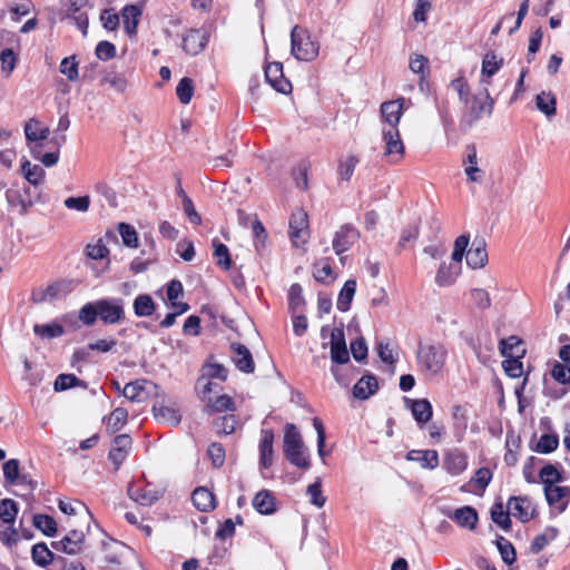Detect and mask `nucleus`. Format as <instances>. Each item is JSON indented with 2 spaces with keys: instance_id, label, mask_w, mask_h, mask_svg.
<instances>
[{
  "instance_id": "nucleus-46",
  "label": "nucleus",
  "mask_w": 570,
  "mask_h": 570,
  "mask_svg": "<svg viewBox=\"0 0 570 570\" xmlns=\"http://www.w3.org/2000/svg\"><path fill=\"white\" fill-rule=\"evenodd\" d=\"M206 409L208 412L234 411L235 404L230 396L223 394L215 399L209 397Z\"/></svg>"
},
{
  "instance_id": "nucleus-5",
  "label": "nucleus",
  "mask_w": 570,
  "mask_h": 570,
  "mask_svg": "<svg viewBox=\"0 0 570 570\" xmlns=\"http://www.w3.org/2000/svg\"><path fill=\"white\" fill-rule=\"evenodd\" d=\"M382 139L384 141V156L389 157L390 163L399 164L404 156V144L399 128L382 127Z\"/></svg>"
},
{
  "instance_id": "nucleus-59",
  "label": "nucleus",
  "mask_w": 570,
  "mask_h": 570,
  "mask_svg": "<svg viewBox=\"0 0 570 570\" xmlns=\"http://www.w3.org/2000/svg\"><path fill=\"white\" fill-rule=\"evenodd\" d=\"M307 495L309 497V502L317 507H324L326 499L322 493V483L321 479H317L314 483L309 484L306 490Z\"/></svg>"
},
{
  "instance_id": "nucleus-23",
  "label": "nucleus",
  "mask_w": 570,
  "mask_h": 570,
  "mask_svg": "<svg viewBox=\"0 0 570 570\" xmlns=\"http://www.w3.org/2000/svg\"><path fill=\"white\" fill-rule=\"evenodd\" d=\"M128 497L142 507H150L161 497V492L145 488H137L129 483L127 489Z\"/></svg>"
},
{
  "instance_id": "nucleus-42",
  "label": "nucleus",
  "mask_w": 570,
  "mask_h": 570,
  "mask_svg": "<svg viewBox=\"0 0 570 570\" xmlns=\"http://www.w3.org/2000/svg\"><path fill=\"white\" fill-rule=\"evenodd\" d=\"M537 108L543 112L547 117H552L557 112V100L551 92L542 91L535 97Z\"/></svg>"
},
{
  "instance_id": "nucleus-9",
  "label": "nucleus",
  "mask_w": 570,
  "mask_h": 570,
  "mask_svg": "<svg viewBox=\"0 0 570 570\" xmlns=\"http://www.w3.org/2000/svg\"><path fill=\"white\" fill-rule=\"evenodd\" d=\"M266 81L278 92L288 94L292 91V83L283 75L281 62H271L265 67Z\"/></svg>"
},
{
  "instance_id": "nucleus-18",
  "label": "nucleus",
  "mask_w": 570,
  "mask_h": 570,
  "mask_svg": "<svg viewBox=\"0 0 570 570\" xmlns=\"http://www.w3.org/2000/svg\"><path fill=\"white\" fill-rule=\"evenodd\" d=\"M131 438L128 434H120L114 439L112 446L109 451V459L115 464L116 469L125 461L131 449Z\"/></svg>"
},
{
  "instance_id": "nucleus-28",
  "label": "nucleus",
  "mask_w": 570,
  "mask_h": 570,
  "mask_svg": "<svg viewBox=\"0 0 570 570\" xmlns=\"http://www.w3.org/2000/svg\"><path fill=\"white\" fill-rule=\"evenodd\" d=\"M461 272L460 264L453 262V264L442 263L436 272L435 283L439 286L446 287L452 285L458 278Z\"/></svg>"
},
{
  "instance_id": "nucleus-50",
  "label": "nucleus",
  "mask_w": 570,
  "mask_h": 570,
  "mask_svg": "<svg viewBox=\"0 0 570 570\" xmlns=\"http://www.w3.org/2000/svg\"><path fill=\"white\" fill-rule=\"evenodd\" d=\"M59 71L67 77L69 81H76L79 78L78 61L76 56L66 57L61 60Z\"/></svg>"
},
{
  "instance_id": "nucleus-38",
  "label": "nucleus",
  "mask_w": 570,
  "mask_h": 570,
  "mask_svg": "<svg viewBox=\"0 0 570 570\" xmlns=\"http://www.w3.org/2000/svg\"><path fill=\"white\" fill-rule=\"evenodd\" d=\"M356 292V282L348 279L344 283L337 298L336 306L341 312H346L351 307V303Z\"/></svg>"
},
{
  "instance_id": "nucleus-54",
  "label": "nucleus",
  "mask_w": 570,
  "mask_h": 570,
  "mask_svg": "<svg viewBox=\"0 0 570 570\" xmlns=\"http://www.w3.org/2000/svg\"><path fill=\"white\" fill-rule=\"evenodd\" d=\"M86 385L83 381L79 380L73 374H60L57 376L53 386L56 391H66L75 386L86 387Z\"/></svg>"
},
{
  "instance_id": "nucleus-1",
  "label": "nucleus",
  "mask_w": 570,
  "mask_h": 570,
  "mask_svg": "<svg viewBox=\"0 0 570 570\" xmlns=\"http://www.w3.org/2000/svg\"><path fill=\"white\" fill-rule=\"evenodd\" d=\"M124 301L121 298H100L86 303L79 309V320L91 326L99 318L106 325L119 324L125 320Z\"/></svg>"
},
{
  "instance_id": "nucleus-47",
  "label": "nucleus",
  "mask_w": 570,
  "mask_h": 570,
  "mask_svg": "<svg viewBox=\"0 0 570 570\" xmlns=\"http://www.w3.org/2000/svg\"><path fill=\"white\" fill-rule=\"evenodd\" d=\"M495 544L503 562L507 564H512L517 559V552L512 543L504 539L502 535H498L495 539Z\"/></svg>"
},
{
  "instance_id": "nucleus-20",
  "label": "nucleus",
  "mask_w": 570,
  "mask_h": 570,
  "mask_svg": "<svg viewBox=\"0 0 570 570\" xmlns=\"http://www.w3.org/2000/svg\"><path fill=\"white\" fill-rule=\"evenodd\" d=\"M274 432L272 429L262 430V439L259 441V464L264 469H268L273 464L274 456Z\"/></svg>"
},
{
  "instance_id": "nucleus-51",
  "label": "nucleus",
  "mask_w": 570,
  "mask_h": 570,
  "mask_svg": "<svg viewBox=\"0 0 570 570\" xmlns=\"http://www.w3.org/2000/svg\"><path fill=\"white\" fill-rule=\"evenodd\" d=\"M33 332L41 338H55L61 336L65 333V330L61 325L56 323L42 325L36 324L33 326Z\"/></svg>"
},
{
  "instance_id": "nucleus-22",
  "label": "nucleus",
  "mask_w": 570,
  "mask_h": 570,
  "mask_svg": "<svg viewBox=\"0 0 570 570\" xmlns=\"http://www.w3.org/2000/svg\"><path fill=\"white\" fill-rule=\"evenodd\" d=\"M448 517L455 521L458 525L469 530H473L479 520L476 510L470 505L458 508L449 513Z\"/></svg>"
},
{
  "instance_id": "nucleus-41",
  "label": "nucleus",
  "mask_w": 570,
  "mask_h": 570,
  "mask_svg": "<svg viewBox=\"0 0 570 570\" xmlns=\"http://www.w3.org/2000/svg\"><path fill=\"white\" fill-rule=\"evenodd\" d=\"M521 345L522 341L519 337L511 335L499 342V350L502 356L523 355L524 350L521 348Z\"/></svg>"
},
{
  "instance_id": "nucleus-32",
  "label": "nucleus",
  "mask_w": 570,
  "mask_h": 570,
  "mask_svg": "<svg viewBox=\"0 0 570 570\" xmlns=\"http://www.w3.org/2000/svg\"><path fill=\"white\" fill-rule=\"evenodd\" d=\"M140 16H141V10L137 6L129 4V6L124 7V9L121 11V18H122L125 31L129 36L136 35Z\"/></svg>"
},
{
  "instance_id": "nucleus-17",
  "label": "nucleus",
  "mask_w": 570,
  "mask_h": 570,
  "mask_svg": "<svg viewBox=\"0 0 570 570\" xmlns=\"http://www.w3.org/2000/svg\"><path fill=\"white\" fill-rule=\"evenodd\" d=\"M466 156L463 159L464 173L469 181L481 183L484 171L478 166V154L474 145L466 146Z\"/></svg>"
},
{
  "instance_id": "nucleus-6",
  "label": "nucleus",
  "mask_w": 570,
  "mask_h": 570,
  "mask_svg": "<svg viewBox=\"0 0 570 570\" xmlns=\"http://www.w3.org/2000/svg\"><path fill=\"white\" fill-rule=\"evenodd\" d=\"M493 106L494 100L491 98L488 89L484 90V99H481L479 96H474L468 114L461 120L462 126L470 128L479 121L483 115L491 116Z\"/></svg>"
},
{
  "instance_id": "nucleus-49",
  "label": "nucleus",
  "mask_w": 570,
  "mask_h": 570,
  "mask_svg": "<svg viewBox=\"0 0 570 570\" xmlns=\"http://www.w3.org/2000/svg\"><path fill=\"white\" fill-rule=\"evenodd\" d=\"M539 476L544 484V488L548 485H557V483L563 481L561 472L553 464L544 465L540 470Z\"/></svg>"
},
{
  "instance_id": "nucleus-36",
  "label": "nucleus",
  "mask_w": 570,
  "mask_h": 570,
  "mask_svg": "<svg viewBox=\"0 0 570 570\" xmlns=\"http://www.w3.org/2000/svg\"><path fill=\"white\" fill-rule=\"evenodd\" d=\"M21 171L30 185L37 187L42 184L45 170L41 166L32 165L29 160L24 159L21 164Z\"/></svg>"
},
{
  "instance_id": "nucleus-4",
  "label": "nucleus",
  "mask_w": 570,
  "mask_h": 570,
  "mask_svg": "<svg viewBox=\"0 0 570 570\" xmlns=\"http://www.w3.org/2000/svg\"><path fill=\"white\" fill-rule=\"evenodd\" d=\"M446 350L442 345L420 344L417 351L419 366L430 375H435L445 363Z\"/></svg>"
},
{
  "instance_id": "nucleus-30",
  "label": "nucleus",
  "mask_w": 570,
  "mask_h": 570,
  "mask_svg": "<svg viewBox=\"0 0 570 570\" xmlns=\"http://www.w3.org/2000/svg\"><path fill=\"white\" fill-rule=\"evenodd\" d=\"M254 509L261 514H273L276 511L275 498L268 490H261L253 499Z\"/></svg>"
},
{
  "instance_id": "nucleus-7",
  "label": "nucleus",
  "mask_w": 570,
  "mask_h": 570,
  "mask_svg": "<svg viewBox=\"0 0 570 570\" xmlns=\"http://www.w3.org/2000/svg\"><path fill=\"white\" fill-rule=\"evenodd\" d=\"M308 236V216L303 209H298L289 219V237L294 246L299 247L307 242Z\"/></svg>"
},
{
  "instance_id": "nucleus-27",
  "label": "nucleus",
  "mask_w": 570,
  "mask_h": 570,
  "mask_svg": "<svg viewBox=\"0 0 570 570\" xmlns=\"http://www.w3.org/2000/svg\"><path fill=\"white\" fill-rule=\"evenodd\" d=\"M406 460L416 461L423 469L433 470L439 466V453L435 450H412L406 454Z\"/></svg>"
},
{
  "instance_id": "nucleus-13",
  "label": "nucleus",
  "mask_w": 570,
  "mask_h": 570,
  "mask_svg": "<svg viewBox=\"0 0 570 570\" xmlns=\"http://www.w3.org/2000/svg\"><path fill=\"white\" fill-rule=\"evenodd\" d=\"M468 468V456L459 449H451L443 455V469L451 475L462 474Z\"/></svg>"
},
{
  "instance_id": "nucleus-12",
  "label": "nucleus",
  "mask_w": 570,
  "mask_h": 570,
  "mask_svg": "<svg viewBox=\"0 0 570 570\" xmlns=\"http://www.w3.org/2000/svg\"><path fill=\"white\" fill-rule=\"evenodd\" d=\"M331 360L335 364H346L350 361L343 328H333L331 333Z\"/></svg>"
},
{
  "instance_id": "nucleus-45",
  "label": "nucleus",
  "mask_w": 570,
  "mask_h": 570,
  "mask_svg": "<svg viewBox=\"0 0 570 570\" xmlns=\"http://www.w3.org/2000/svg\"><path fill=\"white\" fill-rule=\"evenodd\" d=\"M214 256L217 259V265L225 271L232 267V258L228 247L220 243L217 238L213 239Z\"/></svg>"
},
{
  "instance_id": "nucleus-29",
  "label": "nucleus",
  "mask_w": 570,
  "mask_h": 570,
  "mask_svg": "<svg viewBox=\"0 0 570 570\" xmlns=\"http://www.w3.org/2000/svg\"><path fill=\"white\" fill-rule=\"evenodd\" d=\"M405 401L411 402L412 415L419 424L428 423L432 419L433 410L429 400L419 399L411 401L405 399Z\"/></svg>"
},
{
  "instance_id": "nucleus-61",
  "label": "nucleus",
  "mask_w": 570,
  "mask_h": 570,
  "mask_svg": "<svg viewBox=\"0 0 570 570\" xmlns=\"http://www.w3.org/2000/svg\"><path fill=\"white\" fill-rule=\"evenodd\" d=\"M118 232L122 238V242L126 246L136 248L138 246V236L135 228L126 223H120L118 225Z\"/></svg>"
},
{
  "instance_id": "nucleus-43",
  "label": "nucleus",
  "mask_w": 570,
  "mask_h": 570,
  "mask_svg": "<svg viewBox=\"0 0 570 570\" xmlns=\"http://www.w3.org/2000/svg\"><path fill=\"white\" fill-rule=\"evenodd\" d=\"M104 547L107 550H111V553L105 557V564L121 566V557L128 550V547L116 540H111L108 543L105 542Z\"/></svg>"
},
{
  "instance_id": "nucleus-31",
  "label": "nucleus",
  "mask_w": 570,
  "mask_h": 570,
  "mask_svg": "<svg viewBox=\"0 0 570 570\" xmlns=\"http://www.w3.org/2000/svg\"><path fill=\"white\" fill-rule=\"evenodd\" d=\"M153 413L159 422L170 426H177L181 421V415L177 409L164 404H155Z\"/></svg>"
},
{
  "instance_id": "nucleus-8",
  "label": "nucleus",
  "mask_w": 570,
  "mask_h": 570,
  "mask_svg": "<svg viewBox=\"0 0 570 570\" xmlns=\"http://www.w3.org/2000/svg\"><path fill=\"white\" fill-rule=\"evenodd\" d=\"M208 33L204 29H189L183 36V50L189 56H197L208 43Z\"/></svg>"
},
{
  "instance_id": "nucleus-21",
  "label": "nucleus",
  "mask_w": 570,
  "mask_h": 570,
  "mask_svg": "<svg viewBox=\"0 0 570 570\" xmlns=\"http://www.w3.org/2000/svg\"><path fill=\"white\" fill-rule=\"evenodd\" d=\"M488 262V253L483 238H475L466 252V264L471 268H482Z\"/></svg>"
},
{
  "instance_id": "nucleus-53",
  "label": "nucleus",
  "mask_w": 570,
  "mask_h": 570,
  "mask_svg": "<svg viewBox=\"0 0 570 570\" xmlns=\"http://www.w3.org/2000/svg\"><path fill=\"white\" fill-rule=\"evenodd\" d=\"M176 95L184 105L190 102L194 95V82L190 78L184 77L176 87Z\"/></svg>"
},
{
  "instance_id": "nucleus-37",
  "label": "nucleus",
  "mask_w": 570,
  "mask_h": 570,
  "mask_svg": "<svg viewBox=\"0 0 570 570\" xmlns=\"http://www.w3.org/2000/svg\"><path fill=\"white\" fill-rule=\"evenodd\" d=\"M31 558L37 566L45 568L53 562L55 554L46 543L40 542L32 547Z\"/></svg>"
},
{
  "instance_id": "nucleus-52",
  "label": "nucleus",
  "mask_w": 570,
  "mask_h": 570,
  "mask_svg": "<svg viewBox=\"0 0 570 570\" xmlns=\"http://www.w3.org/2000/svg\"><path fill=\"white\" fill-rule=\"evenodd\" d=\"M128 412L125 407H116L107 419V428L116 433L126 423Z\"/></svg>"
},
{
  "instance_id": "nucleus-19",
  "label": "nucleus",
  "mask_w": 570,
  "mask_h": 570,
  "mask_svg": "<svg viewBox=\"0 0 570 570\" xmlns=\"http://www.w3.org/2000/svg\"><path fill=\"white\" fill-rule=\"evenodd\" d=\"M6 199L10 206H19L21 215H26L35 204L30 196L29 188H24L22 191L18 188L11 187L6 191Z\"/></svg>"
},
{
  "instance_id": "nucleus-57",
  "label": "nucleus",
  "mask_w": 570,
  "mask_h": 570,
  "mask_svg": "<svg viewBox=\"0 0 570 570\" xmlns=\"http://www.w3.org/2000/svg\"><path fill=\"white\" fill-rule=\"evenodd\" d=\"M18 513L17 503L11 499H3L0 501V519L4 523H12Z\"/></svg>"
},
{
  "instance_id": "nucleus-40",
  "label": "nucleus",
  "mask_w": 570,
  "mask_h": 570,
  "mask_svg": "<svg viewBox=\"0 0 570 570\" xmlns=\"http://www.w3.org/2000/svg\"><path fill=\"white\" fill-rule=\"evenodd\" d=\"M288 308L292 314L303 313L305 308V299L303 296V288L299 284L295 283L288 291Z\"/></svg>"
},
{
  "instance_id": "nucleus-10",
  "label": "nucleus",
  "mask_w": 570,
  "mask_h": 570,
  "mask_svg": "<svg viewBox=\"0 0 570 570\" xmlns=\"http://www.w3.org/2000/svg\"><path fill=\"white\" fill-rule=\"evenodd\" d=\"M360 238L358 230L350 224L343 225L333 239V249L337 255L348 250Z\"/></svg>"
},
{
  "instance_id": "nucleus-33",
  "label": "nucleus",
  "mask_w": 570,
  "mask_h": 570,
  "mask_svg": "<svg viewBox=\"0 0 570 570\" xmlns=\"http://www.w3.org/2000/svg\"><path fill=\"white\" fill-rule=\"evenodd\" d=\"M134 313L138 317H149L156 311V303L149 294H139L132 302Z\"/></svg>"
},
{
  "instance_id": "nucleus-34",
  "label": "nucleus",
  "mask_w": 570,
  "mask_h": 570,
  "mask_svg": "<svg viewBox=\"0 0 570 570\" xmlns=\"http://www.w3.org/2000/svg\"><path fill=\"white\" fill-rule=\"evenodd\" d=\"M191 500L199 511L207 512L215 509V497L205 488H197L193 492Z\"/></svg>"
},
{
  "instance_id": "nucleus-24",
  "label": "nucleus",
  "mask_w": 570,
  "mask_h": 570,
  "mask_svg": "<svg viewBox=\"0 0 570 570\" xmlns=\"http://www.w3.org/2000/svg\"><path fill=\"white\" fill-rule=\"evenodd\" d=\"M379 390L377 379L373 374L363 375L353 386V395L358 400H367Z\"/></svg>"
},
{
  "instance_id": "nucleus-56",
  "label": "nucleus",
  "mask_w": 570,
  "mask_h": 570,
  "mask_svg": "<svg viewBox=\"0 0 570 570\" xmlns=\"http://www.w3.org/2000/svg\"><path fill=\"white\" fill-rule=\"evenodd\" d=\"M522 355L517 356H504L505 360L502 362V367L507 375L517 379L523 373L522 362L519 360Z\"/></svg>"
},
{
  "instance_id": "nucleus-25",
  "label": "nucleus",
  "mask_w": 570,
  "mask_h": 570,
  "mask_svg": "<svg viewBox=\"0 0 570 570\" xmlns=\"http://www.w3.org/2000/svg\"><path fill=\"white\" fill-rule=\"evenodd\" d=\"M508 509L513 517L521 522H528L532 519L531 501L527 497H511L508 502Z\"/></svg>"
},
{
  "instance_id": "nucleus-62",
  "label": "nucleus",
  "mask_w": 570,
  "mask_h": 570,
  "mask_svg": "<svg viewBox=\"0 0 570 570\" xmlns=\"http://www.w3.org/2000/svg\"><path fill=\"white\" fill-rule=\"evenodd\" d=\"M214 426L217 433L232 434L235 431L236 419L233 414L223 415L214 422Z\"/></svg>"
},
{
  "instance_id": "nucleus-16",
  "label": "nucleus",
  "mask_w": 570,
  "mask_h": 570,
  "mask_svg": "<svg viewBox=\"0 0 570 570\" xmlns=\"http://www.w3.org/2000/svg\"><path fill=\"white\" fill-rule=\"evenodd\" d=\"M230 351L233 353L232 360L235 366L244 373H253L255 363L250 351L240 343H232Z\"/></svg>"
},
{
  "instance_id": "nucleus-48",
  "label": "nucleus",
  "mask_w": 570,
  "mask_h": 570,
  "mask_svg": "<svg viewBox=\"0 0 570 570\" xmlns=\"http://www.w3.org/2000/svg\"><path fill=\"white\" fill-rule=\"evenodd\" d=\"M33 525L48 537H53L57 532V522L47 514H36L33 517Z\"/></svg>"
},
{
  "instance_id": "nucleus-14",
  "label": "nucleus",
  "mask_w": 570,
  "mask_h": 570,
  "mask_svg": "<svg viewBox=\"0 0 570 570\" xmlns=\"http://www.w3.org/2000/svg\"><path fill=\"white\" fill-rule=\"evenodd\" d=\"M85 534L82 531L71 530L61 540L53 541L51 547L67 554H76L81 550Z\"/></svg>"
},
{
  "instance_id": "nucleus-44",
  "label": "nucleus",
  "mask_w": 570,
  "mask_h": 570,
  "mask_svg": "<svg viewBox=\"0 0 570 570\" xmlns=\"http://www.w3.org/2000/svg\"><path fill=\"white\" fill-rule=\"evenodd\" d=\"M558 529L554 527H548L544 529V531L541 534H538L532 543H531V551L533 553H539L543 548L551 541H553L558 537Z\"/></svg>"
},
{
  "instance_id": "nucleus-64",
  "label": "nucleus",
  "mask_w": 570,
  "mask_h": 570,
  "mask_svg": "<svg viewBox=\"0 0 570 570\" xmlns=\"http://www.w3.org/2000/svg\"><path fill=\"white\" fill-rule=\"evenodd\" d=\"M551 376L561 384L570 383V367L562 363H556L551 370Z\"/></svg>"
},
{
  "instance_id": "nucleus-26",
  "label": "nucleus",
  "mask_w": 570,
  "mask_h": 570,
  "mask_svg": "<svg viewBox=\"0 0 570 570\" xmlns=\"http://www.w3.org/2000/svg\"><path fill=\"white\" fill-rule=\"evenodd\" d=\"M148 385H150V383L146 380H137L127 383L122 389V395L131 402H145L149 395L147 391Z\"/></svg>"
},
{
  "instance_id": "nucleus-2",
  "label": "nucleus",
  "mask_w": 570,
  "mask_h": 570,
  "mask_svg": "<svg viewBox=\"0 0 570 570\" xmlns=\"http://www.w3.org/2000/svg\"><path fill=\"white\" fill-rule=\"evenodd\" d=\"M283 452L286 460L299 469L307 470L311 466L308 449L296 425L287 423L283 439Z\"/></svg>"
},
{
  "instance_id": "nucleus-11",
  "label": "nucleus",
  "mask_w": 570,
  "mask_h": 570,
  "mask_svg": "<svg viewBox=\"0 0 570 570\" xmlns=\"http://www.w3.org/2000/svg\"><path fill=\"white\" fill-rule=\"evenodd\" d=\"M404 102V98H399L396 100L384 101L381 105V119L383 122L382 127L397 128L403 114Z\"/></svg>"
},
{
  "instance_id": "nucleus-60",
  "label": "nucleus",
  "mask_w": 570,
  "mask_h": 570,
  "mask_svg": "<svg viewBox=\"0 0 570 570\" xmlns=\"http://www.w3.org/2000/svg\"><path fill=\"white\" fill-rule=\"evenodd\" d=\"M559 445V439L556 434H543L535 445V451L539 453H551Z\"/></svg>"
},
{
  "instance_id": "nucleus-63",
  "label": "nucleus",
  "mask_w": 570,
  "mask_h": 570,
  "mask_svg": "<svg viewBox=\"0 0 570 570\" xmlns=\"http://www.w3.org/2000/svg\"><path fill=\"white\" fill-rule=\"evenodd\" d=\"M450 87L458 94L459 100L466 105L470 97V87L464 77H458L452 80Z\"/></svg>"
},
{
  "instance_id": "nucleus-15",
  "label": "nucleus",
  "mask_w": 570,
  "mask_h": 570,
  "mask_svg": "<svg viewBox=\"0 0 570 570\" xmlns=\"http://www.w3.org/2000/svg\"><path fill=\"white\" fill-rule=\"evenodd\" d=\"M544 494L549 505L554 507L559 513L566 511L570 500V487L548 485Z\"/></svg>"
},
{
  "instance_id": "nucleus-55",
  "label": "nucleus",
  "mask_w": 570,
  "mask_h": 570,
  "mask_svg": "<svg viewBox=\"0 0 570 570\" xmlns=\"http://www.w3.org/2000/svg\"><path fill=\"white\" fill-rule=\"evenodd\" d=\"M100 82L102 85H109L117 92H124L127 88V81H126L125 77L115 71H107L102 76Z\"/></svg>"
},
{
  "instance_id": "nucleus-58",
  "label": "nucleus",
  "mask_w": 570,
  "mask_h": 570,
  "mask_svg": "<svg viewBox=\"0 0 570 570\" xmlns=\"http://www.w3.org/2000/svg\"><path fill=\"white\" fill-rule=\"evenodd\" d=\"M502 59L498 60L494 52H487L482 60V75L492 77L500 69Z\"/></svg>"
},
{
  "instance_id": "nucleus-3",
  "label": "nucleus",
  "mask_w": 570,
  "mask_h": 570,
  "mask_svg": "<svg viewBox=\"0 0 570 570\" xmlns=\"http://www.w3.org/2000/svg\"><path fill=\"white\" fill-rule=\"evenodd\" d=\"M291 52L297 60L312 61L318 56L320 45L306 29L295 26L291 31Z\"/></svg>"
},
{
  "instance_id": "nucleus-39",
  "label": "nucleus",
  "mask_w": 570,
  "mask_h": 570,
  "mask_svg": "<svg viewBox=\"0 0 570 570\" xmlns=\"http://www.w3.org/2000/svg\"><path fill=\"white\" fill-rule=\"evenodd\" d=\"M50 131L47 127H40V122L31 118L24 125V135L28 141H42L46 140L49 136Z\"/></svg>"
},
{
  "instance_id": "nucleus-35",
  "label": "nucleus",
  "mask_w": 570,
  "mask_h": 570,
  "mask_svg": "<svg viewBox=\"0 0 570 570\" xmlns=\"http://www.w3.org/2000/svg\"><path fill=\"white\" fill-rule=\"evenodd\" d=\"M492 521L504 531H510L512 521L510 518V511L504 510V505L501 501L495 502L491 508Z\"/></svg>"
}]
</instances>
